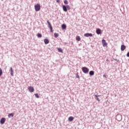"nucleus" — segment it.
<instances>
[{
    "label": "nucleus",
    "instance_id": "f257e3e1",
    "mask_svg": "<svg viewBox=\"0 0 129 129\" xmlns=\"http://www.w3.org/2000/svg\"><path fill=\"white\" fill-rule=\"evenodd\" d=\"M35 10L36 12H39L40 10H41V5L40 4H38L34 6Z\"/></svg>",
    "mask_w": 129,
    "mask_h": 129
},
{
    "label": "nucleus",
    "instance_id": "f03ea898",
    "mask_svg": "<svg viewBox=\"0 0 129 129\" xmlns=\"http://www.w3.org/2000/svg\"><path fill=\"white\" fill-rule=\"evenodd\" d=\"M82 70L83 72H84V73H85L86 74L89 72V69L86 67H83L82 68Z\"/></svg>",
    "mask_w": 129,
    "mask_h": 129
},
{
    "label": "nucleus",
    "instance_id": "7ed1b4c3",
    "mask_svg": "<svg viewBox=\"0 0 129 129\" xmlns=\"http://www.w3.org/2000/svg\"><path fill=\"white\" fill-rule=\"evenodd\" d=\"M47 23L48 25V27L50 30L51 33H53V28L52 27V25H51V23H50V22H49V21H47Z\"/></svg>",
    "mask_w": 129,
    "mask_h": 129
},
{
    "label": "nucleus",
    "instance_id": "20e7f679",
    "mask_svg": "<svg viewBox=\"0 0 129 129\" xmlns=\"http://www.w3.org/2000/svg\"><path fill=\"white\" fill-rule=\"evenodd\" d=\"M28 90H29V92H34L35 91V89H34V87L32 86H28Z\"/></svg>",
    "mask_w": 129,
    "mask_h": 129
},
{
    "label": "nucleus",
    "instance_id": "39448f33",
    "mask_svg": "<svg viewBox=\"0 0 129 129\" xmlns=\"http://www.w3.org/2000/svg\"><path fill=\"white\" fill-rule=\"evenodd\" d=\"M5 122H6V118L5 117L2 118L0 120V123L1 124H4Z\"/></svg>",
    "mask_w": 129,
    "mask_h": 129
},
{
    "label": "nucleus",
    "instance_id": "423d86ee",
    "mask_svg": "<svg viewBox=\"0 0 129 129\" xmlns=\"http://www.w3.org/2000/svg\"><path fill=\"white\" fill-rule=\"evenodd\" d=\"M102 43L103 47H106V46H107V43H106L105 40L103 39L102 40Z\"/></svg>",
    "mask_w": 129,
    "mask_h": 129
},
{
    "label": "nucleus",
    "instance_id": "0eeeda50",
    "mask_svg": "<svg viewBox=\"0 0 129 129\" xmlns=\"http://www.w3.org/2000/svg\"><path fill=\"white\" fill-rule=\"evenodd\" d=\"M85 37H92V34L91 33H85L84 34Z\"/></svg>",
    "mask_w": 129,
    "mask_h": 129
},
{
    "label": "nucleus",
    "instance_id": "6e6552de",
    "mask_svg": "<svg viewBox=\"0 0 129 129\" xmlns=\"http://www.w3.org/2000/svg\"><path fill=\"white\" fill-rule=\"evenodd\" d=\"M96 32L97 35H100L101 33V30H100V29H97Z\"/></svg>",
    "mask_w": 129,
    "mask_h": 129
},
{
    "label": "nucleus",
    "instance_id": "1a4fd4ad",
    "mask_svg": "<svg viewBox=\"0 0 129 129\" xmlns=\"http://www.w3.org/2000/svg\"><path fill=\"white\" fill-rule=\"evenodd\" d=\"M124 50H125V45H121V50L124 51Z\"/></svg>",
    "mask_w": 129,
    "mask_h": 129
},
{
    "label": "nucleus",
    "instance_id": "9d476101",
    "mask_svg": "<svg viewBox=\"0 0 129 129\" xmlns=\"http://www.w3.org/2000/svg\"><path fill=\"white\" fill-rule=\"evenodd\" d=\"M74 119V117L73 116H70L68 118L69 121H73V120Z\"/></svg>",
    "mask_w": 129,
    "mask_h": 129
},
{
    "label": "nucleus",
    "instance_id": "9b49d317",
    "mask_svg": "<svg viewBox=\"0 0 129 129\" xmlns=\"http://www.w3.org/2000/svg\"><path fill=\"white\" fill-rule=\"evenodd\" d=\"M44 44H49V40H48V39L47 38L44 39Z\"/></svg>",
    "mask_w": 129,
    "mask_h": 129
},
{
    "label": "nucleus",
    "instance_id": "f8f14e48",
    "mask_svg": "<svg viewBox=\"0 0 129 129\" xmlns=\"http://www.w3.org/2000/svg\"><path fill=\"white\" fill-rule=\"evenodd\" d=\"M62 10L64 12H67V7H66V6H62Z\"/></svg>",
    "mask_w": 129,
    "mask_h": 129
},
{
    "label": "nucleus",
    "instance_id": "ddd939ff",
    "mask_svg": "<svg viewBox=\"0 0 129 129\" xmlns=\"http://www.w3.org/2000/svg\"><path fill=\"white\" fill-rule=\"evenodd\" d=\"M10 72H11V75H12V76H14V74H13L14 71H13V68H10Z\"/></svg>",
    "mask_w": 129,
    "mask_h": 129
},
{
    "label": "nucleus",
    "instance_id": "4468645a",
    "mask_svg": "<svg viewBox=\"0 0 129 129\" xmlns=\"http://www.w3.org/2000/svg\"><path fill=\"white\" fill-rule=\"evenodd\" d=\"M76 40H77V41H81V38H80V36H77L76 37Z\"/></svg>",
    "mask_w": 129,
    "mask_h": 129
},
{
    "label": "nucleus",
    "instance_id": "2eb2a0df",
    "mask_svg": "<svg viewBox=\"0 0 129 129\" xmlns=\"http://www.w3.org/2000/svg\"><path fill=\"white\" fill-rule=\"evenodd\" d=\"M95 96L96 97V100H97L98 101H100V99H99V98H98V96H100V95H95Z\"/></svg>",
    "mask_w": 129,
    "mask_h": 129
},
{
    "label": "nucleus",
    "instance_id": "dca6fc26",
    "mask_svg": "<svg viewBox=\"0 0 129 129\" xmlns=\"http://www.w3.org/2000/svg\"><path fill=\"white\" fill-rule=\"evenodd\" d=\"M61 28L62 30H65V29H66V25L65 24H62L61 25Z\"/></svg>",
    "mask_w": 129,
    "mask_h": 129
},
{
    "label": "nucleus",
    "instance_id": "f3484780",
    "mask_svg": "<svg viewBox=\"0 0 129 129\" xmlns=\"http://www.w3.org/2000/svg\"><path fill=\"white\" fill-rule=\"evenodd\" d=\"M89 74L91 76L94 75V72L93 71H91L89 72Z\"/></svg>",
    "mask_w": 129,
    "mask_h": 129
},
{
    "label": "nucleus",
    "instance_id": "a211bd4d",
    "mask_svg": "<svg viewBox=\"0 0 129 129\" xmlns=\"http://www.w3.org/2000/svg\"><path fill=\"white\" fill-rule=\"evenodd\" d=\"M8 116L9 117H13L14 116V113H11L10 114H9Z\"/></svg>",
    "mask_w": 129,
    "mask_h": 129
},
{
    "label": "nucleus",
    "instance_id": "6ab92c4d",
    "mask_svg": "<svg viewBox=\"0 0 129 129\" xmlns=\"http://www.w3.org/2000/svg\"><path fill=\"white\" fill-rule=\"evenodd\" d=\"M54 36L55 38H58V37H59V34L55 33Z\"/></svg>",
    "mask_w": 129,
    "mask_h": 129
},
{
    "label": "nucleus",
    "instance_id": "aec40b11",
    "mask_svg": "<svg viewBox=\"0 0 129 129\" xmlns=\"http://www.w3.org/2000/svg\"><path fill=\"white\" fill-rule=\"evenodd\" d=\"M57 50L58 52H60V53H63V50H62V49H61V48H58Z\"/></svg>",
    "mask_w": 129,
    "mask_h": 129
},
{
    "label": "nucleus",
    "instance_id": "412c9836",
    "mask_svg": "<svg viewBox=\"0 0 129 129\" xmlns=\"http://www.w3.org/2000/svg\"><path fill=\"white\" fill-rule=\"evenodd\" d=\"M38 38H42V34H40V33H38L37 35Z\"/></svg>",
    "mask_w": 129,
    "mask_h": 129
},
{
    "label": "nucleus",
    "instance_id": "4be33fe9",
    "mask_svg": "<svg viewBox=\"0 0 129 129\" xmlns=\"http://www.w3.org/2000/svg\"><path fill=\"white\" fill-rule=\"evenodd\" d=\"M64 5H68V1L64 0Z\"/></svg>",
    "mask_w": 129,
    "mask_h": 129
},
{
    "label": "nucleus",
    "instance_id": "5701e85b",
    "mask_svg": "<svg viewBox=\"0 0 129 129\" xmlns=\"http://www.w3.org/2000/svg\"><path fill=\"white\" fill-rule=\"evenodd\" d=\"M67 7V10H70L71 8L70 6L69 5H67V6H66Z\"/></svg>",
    "mask_w": 129,
    "mask_h": 129
},
{
    "label": "nucleus",
    "instance_id": "b1692460",
    "mask_svg": "<svg viewBox=\"0 0 129 129\" xmlns=\"http://www.w3.org/2000/svg\"><path fill=\"white\" fill-rule=\"evenodd\" d=\"M3 75V70H2V69L0 68V76H2Z\"/></svg>",
    "mask_w": 129,
    "mask_h": 129
},
{
    "label": "nucleus",
    "instance_id": "393cba45",
    "mask_svg": "<svg viewBox=\"0 0 129 129\" xmlns=\"http://www.w3.org/2000/svg\"><path fill=\"white\" fill-rule=\"evenodd\" d=\"M35 96L36 97V98H39V95L38 94H35Z\"/></svg>",
    "mask_w": 129,
    "mask_h": 129
},
{
    "label": "nucleus",
    "instance_id": "a878e982",
    "mask_svg": "<svg viewBox=\"0 0 129 129\" xmlns=\"http://www.w3.org/2000/svg\"><path fill=\"white\" fill-rule=\"evenodd\" d=\"M76 77L77 78H80L79 75H78V73L76 74Z\"/></svg>",
    "mask_w": 129,
    "mask_h": 129
},
{
    "label": "nucleus",
    "instance_id": "bb28decb",
    "mask_svg": "<svg viewBox=\"0 0 129 129\" xmlns=\"http://www.w3.org/2000/svg\"><path fill=\"white\" fill-rule=\"evenodd\" d=\"M103 77H104L105 78H106V76L105 75H103Z\"/></svg>",
    "mask_w": 129,
    "mask_h": 129
},
{
    "label": "nucleus",
    "instance_id": "cd10ccee",
    "mask_svg": "<svg viewBox=\"0 0 129 129\" xmlns=\"http://www.w3.org/2000/svg\"><path fill=\"white\" fill-rule=\"evenodd\" d=\"M126 56L127 57H129V52H127Z\"/></svg>",
    "mask_w": 129,
    "mask_h": 129
},
{
    "label": "nucleus",
    "instance_id": "c85d7f7f",
    "mask_svg": "<svg viewBox=\"0 0 129 129\" xmlns=\"http://www.w3.org/2000/svg\"><path fill=\"white\" fill-rule=\"evenodd\" d=\"M56 2H57V3H60V0H56Z\"/></svg>",
    "mask_w": 129,
    "mask_h": 129
},
{
    "label": "nucleus",
    "instance_id": "c756f323",
    "mask_svg": "<svg viewBox=\"0 0 129 129\" xmlns=\"http://www.w3.org/2000/svg\"><path fill=\"white\" fill-rule=\"evenodd\" d=\"M107 61H108V59H107Z\"/></svg>",
    "mask_w": 129,
    "mask_h": 129
}]
</instances>
